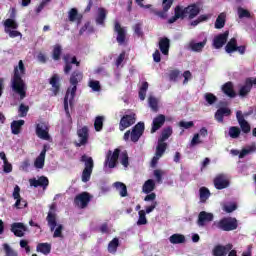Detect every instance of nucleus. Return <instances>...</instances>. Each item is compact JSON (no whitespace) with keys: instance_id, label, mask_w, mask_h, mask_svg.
<instances>
[{"instance_id":"aec40b11","label":"nucleus","mask_w":256,"mask_h":256,"mask_svg":"<svg viewBox=\"0 0 256 256\" xmlns=\"http://www.w3.org/2000/svg\"><path fill=\"white\" fill-rule=\"evenodd\" d=\"M166 117L163 114H159L156 116L152 121V127L150 130V133H157L163 125H165Z\"/></svg>"},{"instance_id":"20e7f679","label":"nucleus","mask_w":256,"mask_h":256,"mask_svg":"<svg viewBox=\"0 0 256 256\" xmlns=\"http://www.w3.org/2000/svg\"><path fill=\"white\" fill-rule=\"evenodd\" d=\"M143 133H145V123L138 122L131 130H127L124 133L123 139L124 141H127L130 137L132 143H137L139 139L143 136Z\"/></svg>"},{"instance_id":"c756f323","label":"nucleus","mask_w":256,"mask_h":256,"mask_svg":"<svg viewBox=\"0 0 256 256\" xmlns=\"http://www.w3.org/2000/svg\"><path fill=\"white\" fill-rule=\"evenodd\" d=\"M222 91L224 94L227 95V97H230L231 99L237 97V93L235 92V89L233 88V82H231V81L226 82L222 86Z\"/></svg>"},{"instance_id":"603ef678","label":"nucleus","mask_w":256,"mask_h":256,"mask_svg":"<svg viewBox=\"0 0 256 256\" xmlns=\"http://www.w3.org/2000/svg\"><path fill=\"white\" fill-rule=\"evenodd\" d=\"M88 87H90V89L95 92L101 91V83L97 80H90L88 82Z\"/></svg>"},{"instance_id":"72a5a7b5","label":"nucleus","mask_w":256,"mask_h":256,"mask_svg":"<svg viewBox=\"0 0 256 256\" xmlns=\"http://www.w3.org/2000/svg\"><path fill=\"white\" fill-rule=\"evenodd\" d=\"M169 241L172 245H181L185 243V235L179 233L173 234L169 237Z\"/></svg>"},{"instance_id":"f3484780","label":"nucleus","mask_w":256,"mask_h":256,"mask_svg":"<svg viewBox=\"0 0 256 256\" xmlns=\"http://www.w3.org/2000/svg\"><path fill=\"white\" fill-rule=\"evenodd\" d=\"M10 231L15 235V237H25L27 226L21 222H14L11 224Z\"/></svg>"},{"instance_id":"a18cd8bd","label":"nucleus","mask_w":256,"mask_h":256,"mask_svg":"<svg viewBox=\"0 0 256 256\" xmlns=\"http://www.w3.org/2000/svg\"><path fill=\"white\" fill-rule=\"evenodd\" d=\"M149 107L152 109L154 113H157L159 111V102L157 101V98L150 96L148 98Z\"/></svg>"},{"instance_id":"e2e57ef3","label":"nucleus","mask_w":256,"mask_h":256,"mask_svg":"<svg viewBox=\"0 0 256 256\" xmlns=\"http://www.w3.org/2000/svg\"><path fill=\"white\" fill-rule=\"evenodd\" d=\"M157 205H159V203H157L155 200H152L151 205L146 207L145 214L153 213V211H155L157 208Z\"/></svg>"},{"instance_id":"4c0bfd02","label":"nucleus","mask_w":256,"mask_h":256,"mask_svg":"<svg viewBox=\"0 0 256 256\" xmlns=\"http://www.w3.org/2000/svg\"><path fill=\"white\" fill-rule=\"evenodd\" d=\"M38 253H43V255H49L51 253V244L49 243H39L36 246Z\"/></svg>"},{"instance_id":"a211bd4d","label":"nucleus","mask_w":256,"mask_h":256,"mask_svg":"<svg viewBox=\"0 0 256 256\" xmlns=\"http://www.w3.org/2000/svg\"><path fill=\"white\" fill-rule=\"evenodd\" d=\"M185 17H187L186 7L176 6L174 9V16L168 20V23L169 25H172V23H175L178 19H185Z\"/></svg>"},{"instance_id":"39448f33","label":"nucleus","mask_w":256,"mask_h":256,"mask_svg":"<svg viewBox=\"0 0 256 256\" xmlns=\"http://www.w3.org/2000/svg\"><path fill=\"white\" fill-rule=\"evenodd\" d=\"M46 221L48 223V227L50 228V231H54V234H53L54 238L63 237V224L57 225L56 213L48 212Z\"/></svg>"},{"instance_id":"9d476101","label":"nucleus","mask_w":256,"mask_h":256,"mask_svg":"<svg viewBox=\"0 0 256 256\" xmlns=\"http://www.w3.org/2000/svg\"><path fill=\"white\" fill-rule=\"evenodd\" d=\"M137 121V115L135 113L125 114L119 122V131H125V129H129L132 125H135Z\"/></svg>"},{"instance_id":"3c124183","label":"nucleus","mask_w":256,"mask_h":256,"mask_svg":"<svg viewBox=\"0 0 256 256\" xmlns=\"http://www.w3.org/2000/svg\"><path fill=\"white\" fill-rule=\"evenodd\" d=\"M3 249L6 256H19L17 251L13 250V248H11V246H9L7 243L3 244Z\"/></svg>"},{"instance_id":"393cba45","label":"nucleus","mask_w":256,"mask_h":256,"mask_svg":"<svg viewBox=\"0 0 256 256\" xmlns=\"http://www.w3.org/2000/svg\"><path fill=\"white\" fill-rule=\"evenodd\" d=\"M229 116H231V109L227 107L219 108L214 115L218 123H223L224 117H229Z\"/></svg>"},{"instance_id":"6e6d98bb","label":"nucleus","mask_w":256,"mask_h":256,"mask_svg":"<svg viewBox=\"0 0 256 256\" xmlns=\"http://www.w3.org/2000/svg\"><path fill=\"white\" fill-rule=\"evenodd\" d=\"M19 117H27V113H29V106L21 103L18 108Z\"/></svg>"},{"instance_id":"0eeeda50","label":"nucleus","mask_w":256,"mask_h":256,"mask_svg":"<svg viewBox=\"0 0 256 256\" xmlns=\"http://www.w3.org/2000/svg\"><path fill=\"white\" fill-rule=\"evenodd\" d=\"M155 180L153 179H148L144 182L142 186V191L143 193L146 194L144 197V201L149 202V201H155L157 199V194H155Z\"/></svg>"},{"instance_id":"a19ab883","label":"nucleus","mask_w":256,"mask_h":256,"mask_svg":"<svg viewBox=\"0 0 256 256\" xmlns=\"http://www.w3.org/2000/svg\"><path fill=\"white\" fill-rule=\"evenodd\" d=\"M171 135H173V128H171V126H168L162 130L161 136L158 141L165 142L167 141V139H169V137H171Z\"/></svg>"},{"instance_id":"cd10ccee","label":"nucleus","mask_w":256,"mask_h":256,"mask_svg":"<svg viewBox=\"0 0 256 256\" xmlns=\"http://www.w3.org/2000/svg\"><path fill=\"white\" fill-rule=\"evenodd\" d=\"M201 13V8L197 4H192L186 7V16L188 19H195Z\"/></svg>"},{"instance_id":"c9c22d12","label":"nucleus","mask_w":256,"mask_h":256,"mask_svg":"<svg viewBox=\"0 0 256 256\" xmlns=\"http://www.w3.org/2000/svg\"><path fill=\"white\" fill-rule=\"evenodd\" d=\"M226 19H227V15L225 13H220L218 15V17L216 18V21L214 24L215 29H223V27H225V23L227 21Z\"/></svg>"},{"instance_id":"4be33fe9","label":"nucleus","mask_w":256,"mask_h":256,"mask_svg":"<svg viewBox=\"0 0 256 256\" xmlns=\"http://www.w3.org/2000/svg\"><path fill=\"white\" fill-rule=\"evenodd\" d=\"M233 249V244H227L225 246L223 245H217L213 249V255L214 256H227V253Z\"/></svg>"},{"instance_id":"bb28decb","label":"nucleus","mask_w":256,"mask_h":256,"mask_svg":"<svg viewBox=\"0 0 256 256\" xmlns=\"http://www.w3.org/2000/svg\"><path fill=\"white\" fill-rule=\"evenodd\" d=\"M171 47V40L167 37L160 38L159 49L162 55H169V49Z\"/></svg>"},{"instance_id":"4d7b16f0","label":"nucleus","mask_w":256,"mask_h":256,"mask_svg":"<svg viewBox=\"0 0 256 256\" xmlns=\"http://www.w3.org/2000/svg\"><path fill=\"white\" fill-rule=\"evenodd\" d=\"M4 27H6L7 29H17L19 25L17 24V22H15V20L8 18L4 22Z\"/></svg>"},{"instance_id":"5701e85b","label":"nucleus","mask_w":256,"mask_h":256,"mask_svg":"<svg viewBox=\"0 0 256 256\" xmlns=\"http://www.w3.org/2000/svg\"><path fill=\"white\" fill-rule=\"evenodd\" d=\"M31 187H43V189H47L49 187V178L45 176H41L37 179L33 178L29 180Z\"/></svg>"},{"instance_id":"6e6552de","label":"nucleus","mask_w":256,"mask_h":256,"mask_svg":"<svg viewBox=\"0 0 256 256\" xmlns=\"http://www.w3.org/2000/svg\"><path fill=\"white\" fill-rule=\"evenodd\" d=\"M91 194L89 192H82L75 196L74 205L79 209H86L89 203H91Z\"/></svg>"},{"instance_id":"bf43d9fd","label":"nucleus","mask_w":256,"mask_h":256,"mask_svg":"<svg viewBox=\"0 0 256 256\" xmlns=\"http://www.w3.org/2000/svg\"><path fill=\"white\" fill-rule=\"evenodd\" d=\"M14 207L16 209H24V207H27V202L25 200H23L22 198H16Z\"/></svg>"},{"instance_id":"f257e3e1","label":"nucleus","mask_w":256,"mask_h":256,"mask_svg":"<svg viewBox=\"0 0 256 256\" xmlns=\"http://www.w3.org/2000/svg\"><path fill=\"white\" fill-rule=\"evenodd\" d=\"M21 75H25V64H23V60L18 62V66L14 67V75L12 77V91L19 95V101H23L25 97H27V84L25 80L21 77Z\"/></svg>"},{"instance_id":"de8ad7c7","label":"nucleus","mask_w":256,"mask_h":256,"mask_svg":"<svg viewBox=\"0 0 256 256\" xmlns=\"http://www.w3.org/2000/svg\"><path fill=\"white\" fill-rule=\"evenodd\" d=\"M238 17L239 19H251V12L249 10L243 8V7H238Z\"/></svg>"},{"instance_id":"13d9d810","label":"nucleus","mask_w":256,"mask_h":256,"mask_svg":"<svg viewBox=\"0 0 256 256\" xmlns=\"http://www.w3.org/2000/svg\"><path fill=\"white\" fill-rule=\"evenodd\" d=\"M181 76V71L174 69L169 72V79L170 81L177 82V79Z\"/></svg>"},{"instance_id":"b1692460","label":"nucleus","mask_w":256,"mask_h":256,"mask_svg":"<svg viewBox=\"0 0 256 256\" xmlns=\"http://www.w3.org/2000/svg\"><path fill=\"white\" fill-rule=\"evenodd\" d=\"M45 155H47V145L43 146L41 153L34 161V167L36 169H43L45 167Z\"/></svg>"},{"instance_id":"864d4df0","label":"nucleus","mask_w":256,"mask_h":256,"mask_svg":"<svg viewBox=\"0 0 256 256\" xmlns=\"http://www.w3.org/2000/svg\"><path fill=\"white\" fill-rule=\"evenodd\" d=\"M239 125L243 133H251V125L249 122H247V120H240Z\"/></svg>"},{"instance_id":"5fc2aeb1","label":"nucleus","mask_w":256,"mask_h":256,"mask_svg":"<svg viewBox=\"0 0 256 256\" xmlns=\"http://www.w3.org/2000/svg\"><path fill=\"white\" fill-rule=\"evenodd\" d=\"M139 218L137 221V225H147V214H145V210H140L138 212Z\"/></svg>"},{"instance_id":"dca6fc26","label":"nucleus","mask_w":256,"mask_h":256,"mask_svg":"<svg viewBox=\"0 0 256 256\" xmlns=\"http://www.w3.org/2000/svg\"><path fill=\"white\" fill-rule=\"evenodd\" d=\"M227 39H229V30L215 36L213 39L214 49H221L227 43Z\"/></svg>"},{"instance_id":"1a4fd4ad","label":"nucleus","mask_w":256,"mask_h":256,"mask_svg":"<svg viewBox=\"0 0 256 256\" xmlns=\"http://www.w3.org/2000/svg\"><path fill=\"white\" fill-rule=\"evenodd\" d=\"M50 126L46 122H40L36 124L35 133L39 139H43L44 141H49L51 139V135H49Z\"/></svg>"},{"instance_id":"680f3d73","label":"nucleus","mask_w":256,"mask_h":256,"mask_svg":"<svg viewBox=\"0 0 256 256\" xmlns=\"http://www.w3.org/2000/svg\"><path fill=\"white\" fill-rule=\"evenodd\" d=\"M173 5V0H163L162 6L164 13H167L171 9V6Z\"/></svg>"},{"instance_id":"052dcab7","label":"nucleus","mask_w":256,"mask_h":256,"mask_svg":"<svg viewBox=\"0 0 256 256\" xmlns=\"http://www.w3.org/2000/svg\"><path fill=\"white\" fill-rule=\"evenodd\" d=\"M223 209L226 213H233V211H237V204L231 203V204L225 205Z\"/></svg>"},{"instance_id":"ea45409f","label":"nucleus","mask_w":256,"mask_h":256,"mask_svg":"<svg viewBox=\"0 0 256 256\" xmlns=\"http://www.w3.org/2000/svg\"><path fill=\"white\" fill-rule=\"evenodd\" d=\"M199 193H200V202L207 203V199H209V197H211V192L209 191V188L201 187L199 189Z\"/></svg>"},{"instance_id":"9b49d317","label":"nucleus","mask_w":256,"mask_h":256,"mask_svg":"<svg viewBox=\"0 0 256 256\" xmlns=\"http://www.w3.org/2000/svg\"><path fill=\"white\" fill-rule=\"evenodd\" d=\"M119 155H121V149L116 148L114 152L108 151L105 163L108 165L109 169H115L117 167V161H119Z\"/></svg>"},{"instance_id":"412c9836","label":"nucleus","mask_w":256,"mask_h":256,"mask_svg":"<svg viewBox=\"0 0 256 256\" xmlns=\"http://www.w3.org/2000/svg\"><path fill=\"white\" fill-rule=\"evenodd\" d=\"M213 213L201 211L198 215L197 225L198 227H205L206 223H211L213 221Z\"/></svg>"},{"instance_id":"8fccbe9b","label":"nucleus","mask_w":256,"mask_h":256,"mask_svg":"<svg viewBox=\"0 0 256 256\" xmlns=\"http://www.w3.org/2000/svg\"><path fill=\"white\" fill-rule=\"evenodd\" d=\"M105 118L103 116H97L94 121V128L95 131H102L103 130V121Z\"/></svg>"},{"instance_id":"09e8293b","label":"nucleus","mask_w":256,"mask_h":256,"mask_svg":"<svg viewBox=\"0 0 256 256\" xmlns=\"http://www.w3.org/2000/svg\"><path fill=\"white\" fill-rule=\"evenodd\" d=\"M204 99L208 103V105H215L217 103V96L211 92H207L204 94Z\"/></svg>"},{"instance_id":"79ce46f5","label":"nucleus","mask_w":256,"mask_h":256,"mask_svg":"<svg viewBox=\"0 0 256 256\" xmlns=\"http://www.w3.org/2000/svg\"><path fill=\"white\" fill-rule=\"evenodd\" d=\"M119 247V238H114L108 244V253H112L115 255L117 253V249Z\"/></svg>"},{"instance_id":"423d86ee","label":"nucleus","mask_w":256,"mask_h":256,"mask_svg":"<svg viewBox=\"0 0 256 256\" xmlns=\"http://www.w3.org/2000/svg\"><path fill=\"white\" fill-rule=\"evenodd\" d=\"M216 227L220 231H235L239 227V223L237 222V218L224 217L216 223Z\"/></svg>"},{"instance_id":"69168bd1","label":"nucleus","mask_w":256,"mask_h":256,"mask_svg":"<svg viewBox=\"0 0 256 256\" xmlns=\"http://www.w3.org/2000/svg\"><path fill=\"white\" fill-rule=\"evenodd\" d=\"M154 177L157 183H161L163 181V172L159 169L154 170Z\"/></svg>"},{"instance_id":"f704fd0d","label":"nucleus","mask_w":256,"mask_h":256,"mask_svg":"<svg viewBox=\"0 0 256 256\" xmlns=\"http://www.w3.org/2000/svg\"><path fill=\"white\" fill-rule=\"evenodd\" d=\"M113 187H115V189L117 191H119L120 197H127L129 195L128 192H127V185H125V183H123V182H115L113 184Z\"/></svg>"},{"instance_id":"6ab92c4d","label":"nucleus","mask_w":256,"mask_h":256,"mask_svg":"<svg viewBox=\"0 0 256 256\" xmlns=\"http://www.w3.org/2000/svg\"><path fill=\"white\" fill-rule=\"evenodd\" d=\"M77 135L80 141L76 143V147L87 145V141H89V128H87V126L82 127L77 131Z\"/></svg>"},{"instance_id":"2f4dec72","label":"nucleus","mask_w":256,"mask_h":256,"mask_svg":"<svg viewBox=\"0 0 256 256\" xmlns=\"http://www.w3.org/2000/svg\"><path fill=\"white\" fill-rule=\"evenodd\" d=\"M205 45H207V40H204L202 42H190L189 47L191 51H194L195 53H201L203 51Z\"/></svg>"},{"instance_id":"c85d7f7f","label":"nucleus","mask_w":256,"mask_h":256,"mask_svg":"<svg viewBox=\"0 0 256 256\" xmlns=\"http://www.w3.org/2000/svg\"><path fill=\"white\" fill-rule=\"evenodd\" d=\"M23 125H25V120L12 121L10 125L12 135H19V133H21V129H23Z\"/></svg>"},{"instance_id":"7c9ffc66","label":"nucleus","mask_w":256,"mask_h":256,"mask_svg":"<svg viewBox=\"0 0 256 256\" xmlns=\"http://www.w3.org/2000/svg\"><path fill=\"white\" fill-rule=\"evenodd\" d=\"M83 19V15L79 14V11L77 10V8H71L68 12V21H70V23H75V21H77V23H81V20Z\"/></svg>"},{"instance_id":"37998d69","label":"nucleus","mask_w":256,"mask_h":256,"mask_svg":"<svg viewBox=\"0 0 256 256\" xmlns=\"http://www.w3.org/2000/svg\"><path fill=\"white\" fill-rule=\"evenodd\" d=\"M147 89H149V83L143 82L138 92L140 101H145V97H147Z\"/></svg>"},{"instance_id":"774afa93","label":"nucleus","mask_w":256,"mask_h":256,"mask_svg":"<svg viewBox=\"0 0 256 256\" xmlns=\"http://www.w3.org/2000/svg\"><path fill=\"white\" fill-rule=\"evenodd\" d=\"M134 33L138 36V37H142L143 35V30L141 29V23H137L134 26Z\"/></svg>"},{"instance_id":"338daca9","label":"nucleus","mask_w":256,"mask_h":256,"mask_svg":"<svg viewBox=\"0 0 256 256\" xmlns=\"http://www.w3.org/2000/svg\"><path fill=\"white\" fill-rule=\"evenodd\" d=\"M6 33H8L9 37L12 39H15V37H21V32L17 30H5Z\"/></svg>"},{"instance_id":"7ed1b4c3","label":"nucleus","mask_w":256,"mask_h":256,"mask_svg":"<svg viewBox=\"0 0 256 256\" xmlns=\"http://www.w3.org/2000/svg\"><path fill=\"white\" fill-rule=\"evenodd\" d=\"M80 162L84 163V169L82 171L81 181L82 183H89V181H91V175H93V169L95 167V162L93 161V157L83 154L80 157Z\"/></svg>"},{"instance_id":"f03ea898","label":"nucleus","mask_w":256,"mask_h":256,"mask_svg":"<svg viewBox=\"0 0 256 256\" xmlns=\"http://www.w3.org/2000/svg\"><path fill=\"white\" fill-rule=\"evenodd\" d=\"M81 81H83V72L74 70L69 79V83L72 87L67 89L66 95L64 97V111L66 113H69V103L70 105H73V101H75L77 85H79Z\"/></svg>"},{"instance_id":"473e14b6","label":"nucleus","mask_w":256,"mask_h":256,"mask_svg":"<svg viewBox=\"0 0 256 256\" xmlns=\"http://www.w3.org/2000/svg\"><path fill=\"white\" fill-rule=\"evenodd\" d=\"M107 19V10L105 8H98V14L96 16L97 25H105Z\"/></svg>"},{"instance_id":"49530a36","label":"nucleus","mask_w":256,"mask_h":256,"mask_svg":"<svg viewBox=\"0 0 256 256\" xmlns=\"http://www.w3.org/2000/svg\"><path fill=\"white\" fill-rule=\"evenodd\" d=\"M62 53H63V48H61V45H55L52 51V58L54 59V61H59V59H61Z\"/></svg>"},{"instance_id":"0e129e2a","label":"nucleus","mask_w":256,"mask_h":256,"mask_svg":"<svg viewBox=\"0 0 256 256\" xmlns=\"http://www.w3.org/2000/svg\"><path fill=\"white\" fill-rule=\"evenodd\" d=\"M179 127H182L183 129H191V127H195V123H193V121H180Z\"/></svg>"},{"instance_id":"2eb2a0df","label":"nucleus","mask_w":256,"mask_h":256,"mask_svg":"<svg viewBox=\"0 0 256 256\" xmlns=\"http://www.w3.org/2000/svg\"><path fill=\"white\" fill-rule=\"evenodd\" d=\"M230 182L229 179H227V176L225 174H218L214 178V187L215 189H218L219 191L223 189H227L229 187Z\"/></svg>"},{"instance_id":"a878e982","label":"nucleus","mask_w":256,"mask_h":256,"mask_svg":"<svg viewBox=\"0 0 256 256\" xmlns=\"http://www.w3.org/2000/svg\"><path fill=\"white\" fill-rule=\"evenodd\" d=\"M59 81L60 79L58 74H54L50 78L49 83L52 86V93L54 96L59 95V91L61 90V83H59Z\"/></svg>"},{"instance_id":"c03bdc74","label":"nucleus","mask_w":256,"mask_h":256,"mask_svg":"<svg viewBox=\"0 0 256 256\" xmlns=\"http://www.w3.org/2000/svg\"><path fill=\"white\" fill-rule=\"evenodd\" d=\"M228 135L231 137V139H238V137L241 135V128L237 126H231L229 128Z\"/></svg>"},{"instance_id":"58836bf2","label":"nucleus","mask_w":256,"mask_h":256,"mask_svg":"<svg viewBox=\"0 0 256 256\" xmlns=\"http://www.w3.org/2000/svg\"><path fill=\"white\" fill-rule=\"evenodd\" d=\"M165 151H167V143L161 140H158L155 155H157V157H163V155L165 154Z\"/></svg>"},{"instance_id":"4468645a","label":"nucleus","mask_w":256,"mask_h":256,"mask_svg":"<svg viewBox=\"0 0 256 256\" xmlns=\"http://www.w3.org/2000/svg\"><path fill=\"white\" fill-rule=\"evenodd\" d=\"M114 32L117 33V43L120 45H125V41L127 39V30H125V28H123L119 22H115Z\"/></svg>"},{"instance_id":"e433bc0d","label":"nucleus","mask_w":256,"mask_h":256,"mask_svg":"<svg viewBox=\"0 0 256 256\" xmlns=\"http://www.w3.org/2000/svg\"><path fill=\"white\" fill-rule=\"evenodd\" d=\"M226 53H235L237 51V38H231L225 46Z\"/></svg>"},{"instance_id":"f8f14e48","label":"nucleus","mask_w":256,"mask_h":256,"mask_svg":"<svg viewBox=\"0 0 256 256\" xmlns=\"http://www.w3.org/2000/svg\"><path fill=\"white\" fill-rule=\"evenodd\" d=\"M64 73L65 75H69L71 73V70L73 69V65H76V67H81V62L77 60L76 56L71 57L70 54H66L64 57Z\"/></svg>"},{"instance_id":"ddd939ff","label":"nucleus","mask_w":256,"mask_h":256,"mask_svg":"<svg viewBox=\"0 0 256 256\" xmlns=\"http://www.w3.org/2000/svg\"><path fill=\"white\" fill-rule=\"evenodd\" d=\"M253 85L254 87H256V78H253V77L246 78L244 85H242L239 89V92H238L239 96L247 97V95L251 93V89H253Z\"/></svg>"}]
</instances>
